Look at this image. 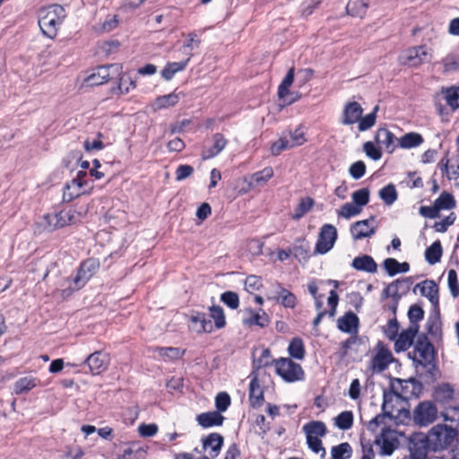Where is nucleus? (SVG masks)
<instances>
[{"label":"nucleus","instance_id":"1","mask_svg":"<svg viewBox=\"0 0 459 459\" xmlns=\"http://www.w3.org/2000/svg\"><path fill=\"white\" fill-rule=\"evenodd\" d=\"M65 17L66 12L60 4L41 7L38 12V22L43 35L55 39Z\"/></svg>","mask_w":459,"mask_h":459},{"label":"nucleus","instance_id":"2","mask_svg":"<svg viewBox=\"0 0 459 459\" xmlns=\"http://www.w3.org/2000/svg\"><path fill=\"white\" fill-rule=\"evenodd\" d=\"M428 436L431 451L440 452L456 446L459 432L448 425L437 424L429 429Z\"/></svg>","mask_w":459,"mask_h":459},{"label":"nucleus","instance_id":"3","mask_svg":"<svg viewBox=\"0 0 459 459\" xmlns=\"http://www.w3.org/2000/svg\"><path fill=\"white\" fill-rule=\"evenodd\" d=\"M100 268V262L95 258H89L81 264L77 274L73 280L66 279L67 287L63 289L61 296L65 299L75 290H81L88 281L97 273Z\"/></svg>","mask_w":459,"mask_h":459},{"label":"nucleus","instance_id":"4","mask_svg":"<svg viewBox=\"0 0 459 459\" xmlns=\"http://www.w3.org/2000/svg\"><path fill=\"white\" fill-rule=\"evenodd\" d=\"M433 398L437 403L449 407L446 411L442 413L446 421H459V407L453 405L455 389L452 385L441 383L436 385L433 391Z\"/></svg>","mask_w":459,"mask_h":459},{"label":"nucleus","instance_id":"5","mask_svg":"<svg viewBox=\"0 0 459 459\" xmlns=\"http://www.w3.org/2000/svg\"><path fill=\"white\" fill-rule=\"evenodd\" d=\"M437 408L433 402L422 401L413 409L412 421L415 426L425 428L437 420Z\"/></svg>","mask_w":459,"mask_h":459},{"label":"nucleus","instance_id":"6","mask_svg":"<svg viewBox=\"0 0 459 459\" xmlns=\"http://www.w3.org/2000/svg\"><path fill=\"white\" fill-rule=\"evenodd\" d=\"M275 368L277 374L289 383L300 381L305 377L302 367L289 358L275 360Z\"/></svg>","mask_w":459,"mask_h":459},{"label":"nucleus","instance_id":"7","mask_svg":"<svg viewBox=\"0 0 459 459\" xmlns=\"http://www.w3.org/2000/svg\"><path fill=\"white\" fill-rule=\"evenodd\" d=\"M122 73V65L116 63L108 65H101L95 68L92 73L85 79L88 86H98L105 83L108 80L115 79Z\"/></svg>","mask_w":459,"mask_h":459},{"label":"nucleus","instance_id":"8","mask_svg":"<svg viewBox=\"0 0 459 459\" xmlns=\"http://www.w3.org/2000/svg\"><path fill=\"white\" fill-rule=\"evenodd\" d=\"M409 357L418 364L426 366L431 363L434 358V348L426 335H420Z\"/></svg>","mask_w":459,"mask_h":459},{"label":"nucleus","instance_id":"9","mask_svg":"<svg viewBox=\"0 0 459 459\" xmlns=\"http://www.w3.org/2000/svg\"><path fill=\"white\" fill-rule=\"evenodd\" d=\"M403 65L417 67L431 60V53L426 46H418L404 50L399 56Z\"/></svg>","mask_w":459,"mask_h":459},{"label":"nucleus","instance_id":"10","mask_svg":"<svg viewBox=\"0 0 459 459\" xmlns=\"http://www.w3.org/2000/svg\"><path fill=\"white\" fill-rule=\"evenodd\" d=\"M393 361L394 356L392 351L384 342H378L375 347V354L370 360V368L374 372L381 373L385 370Z\"/></svg>","mask_w":459,"mask_h":459},{"label":"nucleus","instance_id":"11","mask_svg":"<svg viewBox=\"0 0 459 459\" xmlns=\"http://www.w3.org/2000/svg\"><path fill=\"white\" fill-rule=\"evenodd\" d=\"M336 239V228L332 224H324L318 234L315 252L322 255L326 254L333 247Z\"/></svg>","mask_w":459,"mask_h":459},{"label":"nucleus","instance_id":"12","mask_svg":"<svg viewBox=\"0 0 459 459\" xmlns=\"http://www.w3.org/2000/svg\"><path fill=\"white\" fill-rule=\"evenodd\" d=\"M109 362L108 353L99 351L89 355L83 364L88 366L92 375H100L108 368Z\"/></svg>","mask_w":459,"mask_h":459},{"label":"nucleus","instance_id":"13","mask_svg":"<svg viewBox=\"0 0 459 459\" xmlns=\"http://www.w3.org/2000/svg\"><path fill=\"white\" fill-rule=\"evenodd\" d=\"M85 176V171H79L75 178L65 184L63 193V200L65 202H71L85 193V190L82 189L83 186L86 184L83 180Z\"/></svg>","mask_w":459,"mask_h":459},{"label":"nucleus","instance_id":"14","mask_svg":"<svg viewBox=\"0 0 459 459\" xmlns=\"http://www.w3.org/2000/svg\"><path fill=\"white\" fill-rule=\"evenodd\" d=\"M419 290L421 296L427 298L431 303L435 310L437 309L439 303L438 286L433 280H424L417 283L413 288V292L416 293Z\"/></svg>","mask_w":459,"mask_h":459},{"label":"nucleus","instance_id":"15","mask_svg":"<svg viewBox=\"0 0 459 459\" xmlns=\"http://www.w3.org/2000/svg\"><path fill=\"white\" fill-rule=\"evenodd\" d=\"M374 220L373 217L359 221L351 225L350 231L353 240H360L365 238H370L376 233V227L371 225L370 222Z\"/></svg>","mask_w":459,"mask_h":459},{"label":"nucleus","instance_id":"16","mask_svg":"<svg viewBox=\"0 0 459 459\" xmlns=\"http://www.w3.org/2000/svg\"><path fill=\"white\" fill-rule=\"evenodd\" d=\"M398 386H394V395L399 398L409 399L411 396H416L420 392V385L414 379L402 380L397 379Z\"/></svg>","mask_w":459,"mask_h":459},{"label":"nucleus","instance_id":"17","mask_svg":"<svg viewBox=\"0 0 459 459\" xmlns=\"http://www.w3.org/2000/svg\"><path fill=\"white\" fill-rule=\"evenodd\" d=\"M190 329L197 333H212L213 325L204 313L194 312L189 316Z\"/></svg>","mask_w":459,"mask_h":459},{"label":"nucleus","instance_id":"18","mask_svg":"<svg viewBox=\"0 0 459 459\" xmlns=\"http://www.w3.org/2000/svg\"><path fill=\"white\" fill-rule=\"evenodd\" d=\"M431 451L430 442L429 441V436L424 437L415 438L411 442L410 445V457L415 459H428L429 452Z\"/></svg>","mask_w":459,"mask_h":459},{"label":"nucleus","instance_id":"19","mask_svg":"<svg viewBox=\"0 0 459 459\" xmlns=\"http://www.w3.org/2000/svg\"><path fill=\"white\" fill-rule=\"evenodd\" d=\"M418 332L419 326L410 325L405 331L397 335V339L394 342L395 351L399 352L408 350L411 346Z\"/></svg>","mask_w":459,"mask_h":459},{"label":"nucleus","instance_id":"20","mask_svg":"<svg viewBox=\"0 0 459 459\" xmlns=\"http://www.w3.org/2000/svg\"><path fill=\"white\" fill-rule=\"evenodd\" d=\"M363 113V108L359 103L356 101L349 102L345 105L341 123L342 125H353L357 123Z\"/></svg>","mask_w":459,"mask_h":459},{"label":"nucleus","instance_id":"21","mask_svg":"<svg viewBox=\"0 0 459 459\" xmlns=\"http://www.w3.org/2000/svg\"><path fill=\"white\" fill-rule=\"evenodd\" d=\"M249 402L253 408L260 407L264 402V390L254 373L249 384Z\"/></svg>","mask_w":459,"mask_h":459},{"label":"nucleus","instance_id":"22","mask_svg":"<svg viewBox=\"0 0 459 459\" xmlns=\"http://www.w3.org/2000/svg\"><path fill=\"white\" fill-rule=\"evenodd\" d=\"M225 418L217 411L203 412L196 416V421L204 429L213 426H221Z\"/></svg>","mask_w":459,"mask_h":459},{"label":"nucleus","instance_id":"23","mask_svg":"<svg viewBox=\"0 0 459 459\" xmlns=\"http://www.w3.org/2000/svg\"><path fill=\"white\" fill-rule=\"evenodd\" d=\"M213 144L212 147H204L202 152L203 160H209L217 156L226 146L227 140L221 134H215L212 136Z\"/></svg>","mask_w":459,"mask_h":459},{"label":"nucleus","instance_id":"24","mask_svg":"<svg viewBox=\"0 0 459 459\" xmlns=\"http://www.w3.org/2000/svg\"><path fill=\"white\" fill-rule=\"evenodd\" d=\"M393 400V394H386L384 393V401L382 404V410L383 413L377 415L375 418H373L369 423L368 428L371 430H375L376 428H377L379 425L384 423V420L385 417L393 418V411L389 410V403Z\"/></svg>","mask_w":459,"mask_h":459},{"label":"nucleus","instance_id":"25","mask_svg":"<svg viewBox=\"0 0 459 459\" xmlns=\"http://www.w3.org/2000/svg\"><path fill=\"white\" fill-rule=\"evenodd\" d=\"M223 445V437L218 433H212L203 439V447L204 450L211 449L209 452L212 458L218 456Z\"/></svg>","mask_w":459,"mask_h":459},{"label":"nucleus","instance_id":"26","mask_svg":"<svg viewBox=\"0 0 459 459\" xmlns=\"http://www.w3.org/2000/svg\"><path fill=\"white\" fill-rule=\"evenodd\" d=\"M118 79V83L116 87L111 89V92L116 95L127 94L132 89L136 87V82L128 74L123 72L119 76H115Z\"/></svg>","mask_w":459,"mask_h":459},{"label":"nucleus","instance_id":"27","mask_svg":"<svg viewBox=\"0 0 459 459\" xmlns=\"http://www.w3.org/2000/svg\"><path fill=\"white\" fill-rule=\"evenodd\" d=\"M359 317L353 312H347L337 321L339 330L344 333H357L359 326Z\"/></svg>","mask_w":459,"mask_h":459},{"label":"nucleus","instance_id":"28","mask_svg":"<svg viewBox=\"0 0 459 459\" xmlns=\"http://www.w3.org/2000/svg\"><path fill=\"white\" fill-rule=\"evenodd\" d=\"M375 139L378 144L385 147L387 152L392 153L394 151V142L397 138L386 128H379L376 133Z\"/></svg>","mask_w":459,"mask_h":459},{"label":"nucleus","instance_id":"29","mask_svg":"<svg viewBox=\"0 0 459 459\" xmlns=\"http://www.w3.org/2000/svg\"><path fill=\"white\" fill-rule=\"evenodd\" d=\"M351 266L358 271H363L369 273H374L377 270V263L370 255H368L355 257L351 263Z\"/></svg>","mask_w":459,"mask_h":459},{"label":"nucleus","instance_id":"30","mask_svg":"<svg viewBox=\"0 0 459 459\" xmlns=\"http://www.w3.org/2000/svg\"><path fill=\"white\" fill-rule=\"evenodd\" d=\"M274 299L285 307L293 308L296 306V296L283 288L281 284L277 285L276 296Z\"/></svg>","mask_w":459,"mask_h":459},{"label":"nucleus","instance_id":"31","mask_svg":"<svg viewBox=\"0 0 459 459\" xmlns=\"http://www.w3.org/2000/svg\"><path fill=\"white\" fill-rule=\"evenodd\" d=\"M368 8V0H350L346 5L347 13L353 17L362 18Z\"/></svg>","mask_w":459,"mask_h":459},{"label":"nucleus","instance_id":"32","mask_svg":"<svg viewBox=\"0 0 459 459\" xmlns=\"http://www.w3.org/2000/svg\"><path fill=\"white\" fill-rule=\"evenodd\" d=\"M398 145L402 149H411L420 146L423 143L421 134L416 132L407 133L399 139Z\"/></svg>","mask_w":459,"mask_h":459},{"label":"nucleus","instance_id":"33","mask_svg":"<svg viewBox=\"0 0 459 459\" xmlns=\"http://www.w3.org/2000/svg\"><path fill=\"white\" fill-rule=\"evenodd\" d=\"M383 266L389 276H394L399 273H407L410 270V264L407 262L400 263L394 258H386Z\"/></svg>","mask_w":459,"mask_h":459},{"label":"nucleus","instance_id":"34","mask_svg":"<svg viewBox=\"0 0 459 459\" xmlns=\"http://www.w3.org/2000/svg\"><path fill=\"white\" fill-rule=\"evenodd\" d=\"M39 380L33 377H24L19 378L13 385V392L16 394L27 393L36 387Z\"/></svg>","mask_w":459,"mask_h":459},{"label":"nucleus","instance_id":"35","mask_svg":"<svg viewBox=\"0 0 459 459\" xmlns=\"http://www.w3.org/2000/svg\"><path fill=\"white\" fill-rule=\"evenodd\" d=\"M201 44V39L195 32L187 34V39L184 42L180 50L186 56V60L189 63L191 57L194 56V50L198 48Z\"/></svg>","mask_w":459,"mask_h":459},{"label":"nucleus","instance_id":"36","mask_svg":"<svg viewBox=\"0 0 459 459\" xmlns=\"http://www.w3.org/2000/svg\"><path fill=\"white\" fill-rule=\"evenodd\" d=\"M306 436L321 437L326 435L327 429L323 421L312 420L305 424L302 428Z\"/></svg>","mask_w":459,"mask_h":459},{"label":"nucleus","instance_id":"37","mask_svg":"<svg viewBox=\"0 0 459 459\" xmlns=\"http://www.w3.org/2000/svg\"><path fill=\"white\" fill-rule=\"evenodd\" d=\"M181 96H184L181 92H171L167 95L159 96L156 98L154 105L157 108H168L173 107L178 103Z\"/></svg>","mask_w":459,"mask_h":459},{"label":"nucleus","instance_id":"38","mask_svg":"<svg viewBox=\"0 0 459 459\" xmlns=\"http://www.w3.org/2000/svg\"><path fill=\"white\" fill-rule=\"evenodd\" d=\"M273 177V169L272 167H265L264 169L255 172L250 176V186H261L267 183Z\"/></svg>","mask_w":459,"mask_h":459},{"label":"nucleus","instance_id":"39","mask_svg":"<svg viewBox=\"0 0 459 459\" xmlns=\"http://www.w3.org/2000/svg\"><path fill=\"white\" fill-rule=\"evenodd\" d=\"M187 65V60L181 62H169L161 71V76L164 80L170 81L177 73L184 71Z\"/></svg>","mask_w":459,"mask_h":459},{"label":"nucleus","instance_id":"40","mask_svg":"<svg viewBox=\"0 0 459 459\" xmlns=\"http://www.w3.org/2000/svg\"><path fill=\"white\" fill-rule=\"evenodd\" d=\"M58 220L59 228L76 223L80 219V214L74 210H63L56 212Z\"/></svg>","mask_w":459,"mask_h":459},{"label":"nucleus","instance_id":"41","mask_svg":"<svg viewBox=\"0 0 459 459\" xmlns=\"http://www.w3.org/2000/svg\"><path fill=\"white\" fill-rule=\"evenodd\" d=\"M442 246L439 240L435 241L425 251V259L429 264L438 263L442 256Z\"/></svg>","mask_w":459,"mask_h":459},{"label":"nucleus","instance_id":"42","mask_svg":"<svg viewBox=\"0 0 459 459\" xmlns=\"http://www.w3.org/2000/svg\"><path fill=\"white\" fill-rule=\"evenodd\" d=\"M426 329L429 334L434 336H437L440 333L441 322L438 308L437 310L433 308L432 312L430 313L427 320Z\"/></svg>","mask_w":459,"mask_h":459},{"label":"nucleus","instance_id":"43","mask_svg":"<svg viewBox=\"0 0 459 459\" xmlns=\"http://www.w3.org/2000/svg\"><path fill=\"white\" fill-rule=\"evenodd\" d=\"M288 351L290 357L296 359H303L305 357V346L301 338L295 337L289 344Z\"/></svg>","mask_w":459,"mask_h":459},{"label":"nucleus","instance_id":"44","mask_svg":"<svg viewBox=\"0 0 459 459\" xmlns=\"http://www.w3.org/2000/svg\"><path fill=\"white\" fill-rule=\"evenodd\" d=\"M351 446L347 442L334 446L331 449L332 459H349L351 458Z\"/></svg>","mask_w":459,"mask_h":459},{"label":"nucleus","instance_id":"45","mask_svg":"<svg viewBox=\"0 0 459 459\" xmlns=\"http://www.w3.org/2000/svg\"><path fill=\"white\" fill-rule=\"evenodd\" d=\"M379 197L386 205H392L398 197V194L394 185L388 184L379 191Z\"/></svg>","mask_w":459,"mask_h":459},{"label":"nucleus","instance_id":"46","mask_svg":"<svg viewBox=\"0 0 459 459\" xmlns=\"http://www.w3.org/2000/svg\"><path fill=\"white\" fill-rule=\"evenodd\" d=\"M335 426L342 429H350L353 425V414L350 411H344L338 414L334 419Z\"/></svg>","mask_w":459,"mask_h":459},{"label":"nucleus","instance_id":"47","mask_svg":"<svg viewBox=\"0 0 459 459\" xmlns=\"http://www.w3.org/2000/svg\"><path fill=\"white\" fill-rule=\"evenodd\" d=\"M437 210H450L455 207V200L454 196L447 193L443 192L434 202Z\"/></svg>","mask_w":459,"mask_h":459},{"label":"nucleus","instance_id":"48","mask_svg":"<svg viewBox=\"0 0 459 459\" xmlns=\"http://www.w3.org/2000/svg\"><path fill=\"white\" fill-rule=\"evenodd\" d=\"M287 136L289 144L291 148L300 146L307 142L302 126L296 128L294 131H289Z\"/></svg>","mask_w":459,"mask_h":459},{"label":"nucleus","instance_id":"49","mask_svg":"<svg viewBox=\"0 0 459 459\" xmlns=\"http://www.w3.org/2000/svg\"><path fill=\"white\" fill-rule=\"evenodd\" d=\"M314 205V200L311 197L302 198L299 204L294 210V213L292 215L293 220L301 219L307 212H308Z\"/></svg>","mask_w":459,"mask_h":459},{"label":"nucleus","instance_id":"50","mask_svg":"<svg viewBox=\"0 0 459 459\" xmlns=\"http://www.w3.org/2000/svg\"><path fill=\"white\" fill-rule=\"evenodd\" d=\"M294 81V68L291 67L287 74L285 75L284 79L281 82V84L278 87V96L281 100H285L287 95L289 94V89L293 83Z\"/></svg>","mask_w":459,"mask_h":459},{"label":"nucleus","instance_id":"51","mask_svg":"<svg viewBox=\"0 0 459 459\" xmlns=\"http://www.w3.org/2000/svg\"><path fill=\"white\" fill-rule=\"evenodd\" d=\"M210 316L214 320L215 328H223L226 325L224 311L220 306H212L209 308Z\"/></svg>","mask_w":459,"mask_h":459},{"label":"nucleus","instance_id":"52","mask_svg":"<svg viewBox=\"0 0 459 459\" xmlns=\"http://www.w3.org/2000/svg\"><path fill=\"white\" fill-rule=\"evenodd\" d=\"M378 107L377 106L374 108V110L371 113L363 117H360L359 120L357 122L359 123L358 128L360 132L367 131L375 125L377 118L376 113Z\"/></svg>","mask_w":459,"mask_h":459},{"label":"nucleus","instance_id":"53","mask_svg":"<svg viewBox=\"0 0 459 459\" xmlns=\"http://www.w3.org/2000/svg\"><path fill=\"white\" fill-rule=\"evenodd\" d=\"M351 198L352 203L362 210V207L369 202V190L368 188L357 190L352 194Z\"/></svg>","mask_w":459,"mask_h":459},{"label":"nucleus","instance_id":"54","mask_svg":"<svg viewBox=\"0 0 459 459\" xmlns=\"http://www.w3.org/2000/svg\"><path fill=\"white\" fill-rule=\"evenodd\" d=\"M361 209L353 203H346L337 211L338 216L345 219H351V217L359 215Z\"/></svg>","mask_w":459,"mask_h":459},{"label":"nucleus","instance_id":"55","mask_svg":"<svg viewBox=\"0 0 459 459\" xmlns=\"http://www.w3.org/2000/svg\"><path fill=\"white\" fill-rule=\"evenodd\" d=\"M408 317L411 323L410 325L419 326V322L424 317V310L419 305H412L409 308Z\"/></svg>","mask_w":459,"mask_h":459},{"label":"nucleus","instance_id":"56","mask_svg":"<svg viewBox=\"0 0 459 459\" xmlns=\"http://www.w3.org/2000/svg\"><path fill=\"white\" fill-rule=\"evenodd\" d=\"M445 99L452 108H459V86L446 89L445 91Z\"/></svg>","mask_w":459,"mask_h":459},{"label":"nucleus","instance_id":"57","mask_svg":"<svg viewBox=\"0 0 459 459\" xmlns=\"http://www.w3.org/2000/svg\"><path fill=\"white\" fill-rule=\"evenodd\" d=\"M230 403V396L225 392L219 393L215 397V407L220 413L226 411Z\"/></svg>","mask_w":459,"mask_h":459},{"label":"nucleus","instance_id":"58","mask_svg":"<svg viewBox=\"0 0 459 459\" xmlns=\"http://www.w3.org/2000/svg\"><path fill=\"white\" fill-rule=\"evenodd\" d=\"M221 300L231 309H236L239 306L238 295L234 291L223 292Z\"/></svg>","mask_w":459,"mask_h":459},{"label":"nucleus","instance_id":"59","mask_svg":"<svg viewBox=\"0 0 459 459\" xmlns=\"http://www.w3.org/2000/svg\"><path fill=\"white\" fill-rule=\"evenodd\" d=\"M447 283H448V287H449L451 295L454 298L458 297L459 286H458V280H457V273L455 270L451 269L448 271Z\"/></svg>","mask_w":459,"mask_h":459},{"label":"nucleus","instance_id":"60","mask_svg":"<svg viewBox=\"0 0 459 459\" xmlns=\"http://www.w3.org/2000/svg\"><path fill=\"white\" fill-rule=\"evenodd\" d=\"M291 149L288 142V136L283 135L278 141L274 142L271 146V152L273 155L277 156L282 151Z\"/></svg>","mask_w":459,"mask_h":459},{"label":"nucleus","instance_id":"61","mask_svg":"<svg viewBox=\"0 0 459 459\" xmlns=\"http://www.w3.org/2000/svg\"><path fill=\"white\" fill-rule=\"evenodd\" d=\"M307 438V444L308 447L314 452L318 454L319 452H322L321 456H325V449L323 447L322 441L319 437H311V436H306Z\"/></svg>","mask_w":459,"mask_h":459},{"label":"nucleus","instance_id":"62","mask_svg":"<svg viewBox=\"0 0 459 459\" xmlns=\"http://www.w3.org/2000/svg\"><path fill=\"white\" fill-rule=\"evenodd\" d=\"M455 219V214L454 212H451L442 221L435 222L433 227L437 232H446L447 230V228L454 224Z\"/></svg>","mask_w":459,"mask_h":459},{"label":"nucleus","instance_id":"63","mask_svg":"<svg viewBox=\"0 0 459 459\" xmlns=\"http://www.w3.org/2000/svg\"><path fill=\"white\" fill-rule=\"evenodd\" d=\"M349 172L354 179H359L366 173V165L361 160L356 161L351 165Z\"/></svg>","mask_w":459,"mask_h":459},{"label":"nucleus","instance_id":"64","mask_svg":"<svg viewBox=\"0 0 459 459\" xmlns=\"http://www.w3.org/2000/svg\"><path fill=\"white\" fill-rule=\"evenodd\" d=\"M273 362L275 363V360L273 359L268 349H264L261 351V355L255 360L257 368H265L272 365Z\"/></svg>","mask_w":459,"mask_h":459}]
</instances>
